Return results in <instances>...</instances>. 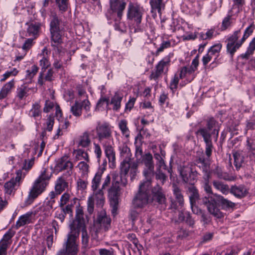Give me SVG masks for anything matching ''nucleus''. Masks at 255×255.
<instances>
[{
	"instance_id": "obj_47",
	"label": "nucleus",
	"mask_w": 255,
	"mask_h": 255,
	"mask_svg": "<svg viewBox=\"0 0 255 255\" xmlns=\"http://www.w3.org/2000/svg\"><path fill=\"white\" fill-rule=\"evenodd\" d=\"M211 172V173L213 172L215 175H216L218 178L224 180L228 179V176L227 174L223 172L221 168L218 166H217L216 168Z\"/></svg>"
},
{
	"instance_id": "obj_13",
	"label": "nucleus",
	"mask_w": 255,
	"mask_h": 255,
	"mask_svg": "<svg viewBox=\"0 0 255 255\" xmlns=\"http://www.w3.org/2000/svg\"><path fill=\"white\" fill-rule=\"evenodd\" d=\"M142 162L145 167L143 170L145 180H150L151 181L152 178L154 176V168L151 154L149 153L145 154L142 157Z\"/></svg>"
},
{
	"instance_id": "obj_54",
	"label": "nucleus",
	"mask_w": 255,
	"mask_h": 255,
	"mask_svg": "<svg viewBox=\"0 0 255 255\" xmlns=\"http://www.w3.org/2000/svg\"><path fill=\"white\" fill-rule=\"evenodd\" d=\"M156 169L157 170H162L165 169L167 170L168 172L170 174L172 172V168L171 167L167 168L166 167V165L165 164L164 161L163 159L161 160L160 161H159L157 162L156 164Z\"/></svg>"
},
{
	"instance_id": "obj_51",
	"label": "nucleus",
	"mask_w": 255,
	"mask_h": 255,
	"mask_svg": "<svg viewBox=\"0 0 255 255\" xmlns=\"http://www.w3.org/2000/svg\"><path fill=\"white\" fill-rule=\"evenodd\" d=\"M255 28V25L254 24H251L245 29L244 35L242 38V42H245V41L253 33Z\"/></svg>"
},
{
	"instance_id": "obj_1",
	"label": "nucleus",
	"mask_w": 255,
	"mask_h": 255,
	"mask_svg": "<svg viewBox=\"0 0 255 255\" xmlns=\"http://www.w3.org/2000/svg\"><path fill=\"white\" fill-rule=\"evenodd\" d=\"M84 213L82 209L76 210L75 219L70 225V232L67 235V240L64 244L65 249L59 251L56 255H77L78 239L80 231L82 232V243L84 248H87L89 243V236L86 229Z\"/></svg>"
},
{
	"instance_id": "obj_40",
	"label": "nucleus",
	"mask_w": 255,
	"mask_h": 255,
	"mask_svg": "<svg viewBox=\"0 0 255 255\" xmlns=\"http://www.w3.org/2000/svg\"><path fill=\"white\" fill-rule=\"evenodd\" d=\"M91 143V140L89 138V133L87 131L83 133L82 135L80 137L79 141L78 143L79 146L82 147H87Z\"/></svg>"
},
{
	"instance_id": "obj_48",
	"label": "nucleus",
	"mask_w": 255,
	"mask_h": 255,
	"mask_svg": "<svg viewBox=\"0 0 255 255\" xmlns=\"http://www.w3.org/2000/svg\"><path fill=\"white\" fill-rule=\"evenodd\" d=\"M29 215L28 214L23 215L20 216L16 223L17 228L23 226L29 222Z\"/></svg>"
},
{
	"instance_id": "obj_8",
	"label": "nucleus",
	"mask_w": 255,
	"mask_h": 255,
	"mask_svg": "<svg viewBox=\"0 0 255 255\" xmlns=\"http://www.w3.org/2000/svg\"><path fill=\"white\" fill-rule=\"evenodd\" d=\"M150 203L153 205H160L162 207H166V198L161 187L157 184L151 189Z\"/></svg>"
},
{
	"instance_id": "obj_33",
	"label": "nucleus",
	"mask_w": 255,
	"mask_h": 255,
	"mask_svg": "<svg viewBox=\"0 0 255 255\" xmlns=\"http://www.w3.org/2000/svg\"><path fill=\"white\" fill-rule=\"evenodd\" d=\"M150 4L151 6V12H155L157 11L158 13L161 15V10L164 9V4L162 2V0H150Z\"/></svg>"
},
{
	"instance_id": "obj_12",
	"label": "nucleus",
	"mask_w": 255,
	"mask_h": 255,
	"mask_svg": "<svg viewBox=\"0 0 255 255\" xmlns=\"http://www.w3.org/2000/svg\"><path fill=\"white\" fill-rule=\"evenodd\" d=\"M241 35V30H237L228 38V43L227 45V49L228 52L233 56L235 52L238 49L244 42H242V39L237 41L238 38Z\"/></svg>"
},
{
	"instance_id": "obj_63",
	"label": "nucleus",
	"mask_w": 255,
	"mask_h": 255,
	"mask_svg": "<svg viewBox=\"0 0 255 255\" xmlns=\"http://www.w3.org/2000/svg\"><path fill=\"white\" fill-rule=\"evenodd\" d=\"M214 32V29H210V30H208L206 32V33H200V37L202 39H204V40L207 39H211L213 37Z\"/></svg>"
},
{
	"instance_id": "obj_31",
	"label": "nucleus",
	"mask_w": 255,
	"mask_h": 255,
	"mask_svg": "<svg viewBox=\"0 0 255 255\" xmlns=\"http://www.w3.org/2000/svg\"><path fill=\"white\" fill-rule=\"evenodd\" d=\"M213 185L216 190L219 191L224 195H227L230 193V188L229 185L222 181L214 180L213 181Z\"/></svg>"
},
{
	"instance_id": "obj_57",
	"label": "nucleus",
	"mask_w": 255,
	"mask_h": 255,
	"mask_svg": "<svg viewBox=\"0 0 255 255\" xmlns=\"http://www.w3.org/2000/svg\"><path fill=\"white\" fill-rule=\"evenodd\" d=\"M18 73V71L16 68H13L10 71H6L3 75V78L1 79V81H4L6 79L11 76H15Z\"/></svg>"
},
{
	"instance_id": "obj_46",
	"label": "nucleus",
	"mask_w": 255,
	"mask_h": 255,
	"mask_svg": "<svg viewBox=\"0 0 255 255\" xmlns=\"http://www.w3.org/2000/svg\"><path fill=\"white\" fill-rule=\"evenodd\" d=\"M154 176L157 180L161 181L162 184H164L167 179V176L162 170L156 169L155 171H154Z\"/></svg>"
},
{
	"instance_id": "obj_7",
	"label": "nucleus",
	"mask_w": 255,
	"mask_h": 255,
	"mask_svg": "<svg viewBox=\"0 0 255 255\" xmlns=\"http://www.w3.org/2000/svg\"><path fill=\"white\" fill-rule=\"evenodd\" d=\"M96 201L97 207L102 208L105 202L104 191L102 189L93 191V194L88 197L87 201V211L92 214L94 210V202Z\"/></svg>"
},
{
	"instance_id": "obj_21",
	"label": "nucleus",
	"mask_w": 255,
	"mask_h": 255,
	"mask_svg": "<svg viewBox=\"0 0 255 255\" xmlns=\"http://www.w3.org/2000/svg\"><path fill=\"white\" fill-rule=\"evenodd\" d=\"M21 176V172L18 171L17 172L15 178L11 179L9 181L6 182L4 184V188L5 194L11 195L15 192L16 188L19 186Z\"/></svg>"
},
{
	"instance_id": "obj_59",
	"label": "nucleus",
	"mask_w": 255,
	"mask_h": 255,
	"mask_svg": "<svg viewBox=\"0 0 255 255\" xmlns=\"http://www.w3.org/2000/svg\"><path fill=\"white\" fill-rule=\"evenodd\" d=\"M180 78L178 77L177 74H175L173 78L171 80L170 84V89L174 91L177 88V85L179 83Z\"/></svg>"
},
{
	"instance_id": "obj_6",
	"label": "nucleus",
	"mask_w": 255,
	"mask_h": 255,
	"mask_svg": "<svg viewBox=\"0 0 255 255\" xmlns=\"http://www.w3.org/2000/svg\"><path fill=\"white\" fill-rule=\"evenodd\" d=\"M210 157L202 154L198 157L196 163L202 170L203 174L202 187L204 191L209 194H212V189L210 184V180L211 178V172L210 171Z\"/></svg>"
},
{
	"instance_id": "obj_16",
	"label": "nucleus",
	"mask_w": 255,
	"mask_h": 255,
	"mask_svg": "<svg viewBox=\"0 0 255 255\" xmlns=\"http://www.w3.org/2000/svg\"><path fill=\"white\" fill-rule=\"evenodd\" d=\"M138 163L137 162H131V160L123 159L121 163V171L122 173L126 175L130 170L131 177L132 179L135 177L138 172Z\"/></svg>"
},
{
	"instance_id": "obj_53",
	"label": "nucleus",
	"mask_w": 255,
	"mask_h": 255,
	"mask_svg": "<svg viewBox=\"0 0 255 255\" xmlns=\"http://www.w3.org/2000/svg\"><path fill=\"white\" fill-rule=\"evenodd\" d=\"M46 243L47 247L50 249L53 243V235L52 230H47L46 232Z\"/></svg>"
},
{
	"instance_id": "obj_62",
	"label": "nucleus",
	"mask_w": 255,
	"mask_h": 255,
	"mask_svg": "<svg viewBox=\"0 0 255 255\" xmlns=\"http://www.w3.org/2000/svg\"><path fill=\"white\" fill-rule=\"evenodd\" d=\"M88 182L81 179H78L77 181V188L79 190H84L87 188Z\"/></svg>"
},
{
	"instance_id": "obj_64",
	"label": "nucleus",
	"mask_w": 255,
	"mask_h": 255,
	"mask_svg": "<svg viewBox=\"0 0 255 255\" xmlns=\"http://www.w3.org/2000/svg\"><path fill=\"white\" fill-rule=\"evenodd\" d=\"M99 253L100 255H114V250L112 248L109 249H100L99 250Z\"/></svg>"
},
{
	"instance_id": "obj_29",
	"label": "nucleus",
	"mask_w": 255,
	"mask_h": 255,
	"mask_svg": "<svg viewBox=\"0 0 255 255\" xmlns=\"http://www.w3.org/2000/svg\"><path fill=\"white\" fill-rule=\"evenodd\" d=\"M51 21L50 23V30H63V27L61 25L62 21L59 19L55 13L51 14L50 16Z\"/></svg>"
},
{
	"instance_id": "obj_17",
	"label": "nucleus",
	"mask_w": 255,
	"mask_h": 255,
	"mask_svg": "<svg viewBox=\"0 0 255 255\" xmlns=\"http://www.w3.org/2000/svg\"><path fill=\"white\" fill-rule=\"evenodd\" d=\"M111 218L107 216L105 210H102L98 213L94 225L96 228H100L103 231H107L111 226Z\"/></svg>"
},
{
	"instance_id": "obj_41",
	"label": "nucleus",
	"mask_w": 255,
	"mask_h": 255,
	"mask_svg": "<svg viewBox=\"0 0 255 255\" xmlns=\"http://www.w3.org/2000/svg\"><path fill=\"white\" fill-rule=\"evenodd\" d=\"M40 106L38 103H35L32 105V107L29 111V116L35 119L41 117V111Z\"/></svg>"
},
{
	"instance_id": "obj_58",
	"label": "nucleus",
	"mask_w": 255,
	"mask_h": 255,
	"mask_svg": "<svg viewBox=\"0 0 255 255\" xmlns=\"http://www.w3.org/2000/svg\"><path fill=\"white\" fill-rule=\"evenodd\" d=\"M60 10L65 11L68 7V0H56Z\"/></svg>"
},
{
	"instance_id": "obj_26",
	"label": "nucleus",
	"mask_w": 255,
	"mask_h": 255,
	"mask_svg": "<svg viewBox=\"0 0 255 255\" xmlns=\"http://www.w3.org/2000/svg\"><path fill=\"white\" fill-rule=\"evenodd\" d=\"M51 37V46L54 48L63 42L62 30L50 31Z\"/></svg>"
},
{
	"instance_id": "obj_25",
	"label": "nucleus",
	"mask_w": 255,
	"mask_h": 255,
	"mask_svg": "<svg viewBox=\"0 0 255 255\" xmlns=\"http://www.w3.org/2000/svg\"><path fill=\"white\" fill-rule=\"evenodd\" d=\"M207 207L210 213L217 218H221L222 217V213L218 208L216 202L214 199H211L206 202Z\"/></svg>"
},
{
	"instance_id": "obj_15",
	"label": "nucleus",
	"mask_w": 255,
	"mask_h": 255,
	"mask_svg": "<svg viewBox=\"0 0 255 255\" xmlns=\"http://www.w3.org/2000/svg\"><path fill=\"white\" fill-rule=\"evenodd\" d=\"M172 191L175 200L171 201V208L177 210L179 207L182 208L184 204V199L181 189L174 183L172 185Z\"/></svg>"
},
{
	"instance_id": "obj_2",
	"label": "nucleus",
	"mask_w": 255,
	"mask_h": 255,
	"mask_svg": "<svg viewBox=\"0 0 255 255\" xmlns=\"http://www.w3.org/2000/svg\"><path fill=\"white\" fill-rule=\"evenodd\" d=\"M128 183L125 177L117 173L112 174V185L108 190V197L110 201L112 214L115 216L117 214L119 199L122 193V188L126 187Z\"/></svg>"
},
{
	"instance_id": "obj_37",
	"label": "nucleus",
	"mask_w": 255,
	"mask_h": 255,
	"mask_svg": "<svg viewBox=\"0 0 255 255\" xmlns=\"http://www.w3.org/2000/svg\"><path fill=\"white\" fill-rule=\"evenodd\" d=\"M103 172L99 171L95 175L91 182V189L92 191L98 190L101 184Z\"/></svg>"
},
{
	"instance_id": "obj_32",
	"label": "nucleus",
	"mask_w": 255,
	"mask_h": 255,
	"mask_svg": "<svg viewBox=\"0 0 255 255\" xmlns=\"http://www.w3.org/2000/svg\"><path fill=\"white\" fill-rule=\"evenodd\" d=\"M14 81L12 80L6 83L1 88L0 91V100L5 98L10 93L11 89L14 87Z\"/></svg>"
},
{
	"instance_id": "obj_20",
	"label": "nucleus",
	"mask_w": 255,
	"mask_h": 255,
	"mask_svg": "<svg viewBox=\"0 0 255 255\" xmlns=\"http://www.w3.org/2000/svg\"><path fill=\"white\" fill-rule=\"evenodd\" d=\"M143 10L138 6L130 3L128 6L127 16L128 19L134 20L136 24L140 23L141 21Z\"/></svg>"
},
{
	"instance_id": "obj_55",
	"label": "nucleus",
	"mask_w": 255,
	"mask_h": 255,
	"mask_svg": "<svg viewBox=\"0 0 255 255\" xmlns=\"http://www.w3.org/2000/svg\"><path fill=\"white\" fill-rule=\"evenodd\" d=\"M247 149L250 157L255 158V144L250 143L249 140L247 141Z\"/></svg>"
},
{
	"instance_id": "obj_10",
	"label": "nucleus",
	"mask_w": 255,
	"mask_h": 255,
	"mask_svg": "<svg viewBox=\"0 0 255 255\" xmlns=\"http://www.w3.org/2000/svg\"><path fill=\"white\" fill-rule=\"evenodd\" d=\"M178 170L183 182L193 184L196 180L198 173L190 166H180Z\"/></svg>"
},
{
	"instance_id": "obj_19",
	"label": "nucleus",
	"mask_w": 255,
	"mask_h": 255,
	"mask_svg": "<svg viewBox=\"0 0 255 255\" xmlns=\"http://www.w3.org/2000/svg\"><path fill=\"white\" fill-rule=\"evenodd\" d=\"M86 112L90 110V103L88 99H84L81 102L75 101L74 104L71 107L70 111L73 116L79 117L82 115V109Z\"/></svg>"
},
{
	"instance_id": "obj_36",
	"label": "nucleus",
	"mask_w": 255,
	"mask_h": 255,
	"mask_svg": "<svg viewBox=\"0 0 255 255\" xmlns=\"http://www.w3.org/2000/svg\"><path fill=\"white\" fill-rule=\"evenodd\" d=\"M121 157L123 159L131 160L132 154L129 148L126 144H123L119 146Z\"/></svg>"
},
{
	"instance_id": "obj_35",
	"label": "nucleus",
	"mask_w": 255,
	"mask_h": 255,
	"mask_svg": "<svg viewBox=\"0 0 255 255\" xmlns=\"http://www.w3.org/2000/svg\"><path fill=\"white\" fill-rule=\"evenodd\" d=\"M102 144L104 148L105 153L109 161H114L115 160V153L112 146L107 143H102Z\"/></svg>"
},
{
	"instance_id": "obj_45",
	"label": "nucleus",
	"mask_w": 255,
	"mask_h": 255,
	"mask_svg": "<svg viewBox=\"0 0 255 255\" xmlns=\"http://www.w3.org/2000/svg\"><path fill=\"white\" fill-rule=\"evenodd\" d=\"M87 163V161H81L76 166V168H78L83 176L87 175L89 172V166Z\"/></svg>"
},
{
	"instance_id": "obj_14",
	"label": "nucleus",
	"mask_w": 255,
	"mask_h": 255,
	"mask_svg": "<svg viewBox=\"0 0 255 255\" xmlns=\"http://www.w3.org/2000/svg\"><path fill=\"white\" fill-rule=\"evenodd\" d=\"M97 137L102 144L105 143V140H109L112 138V129L107 124L99 125L96 127Z\"/></svg>"
},
{
	"instance_id": "obj_39",
	"label": "nucleus",
	"mask_w": 255,
	"mask_h": 255,
	"mask_svg": "<svg viewBox=\"0 0 255 255\" xmlns=\"http://www.w3.org/2000/svg\"><path fill=\"white\" fill-rule=\"evenodd\" d=\"M188 191L189 193L190 204H192V203H195L196 200L199 197L197 189L193 184H191L190 186L188 187Z\"/></svg>"
},
{
	"instance_id": "obj_38",
	"label": "nucleus",
	"mask_w": 255,
	"mask_h": 255,
	"mask_svg": "<svg viewBox=\"0 0 255 255\" xmlns=\"http://www.w3.org/2000/svg\"><path fill=\"white\" fill-rule=\"evenodd\" d=\"M73 153L75 155V159L76 161L84 159L87 162L90 161L88 153L83 149H78L75 150L73 151Z\"/></svg>"
},
{
	"instance_id": "obj_4",
	"label": "nucleus",
	"mask_w": 255,
	"mask_h": 255,
	"mask_svg": "<svg viewBox=\"0 0 255 255\" xmlns=\"http://www.w3.org/2000/svg\"><path fill=\"white\" fill-rule=\"evenodd\" d=\"M50 178V176L47 173L46 169H44L34 181L28 197L25 200L26 205L31 204L34 199L45 190Z\"/></svg>"
},
{
	"instance_id": "obj_24",
	"label": "nucleus",
	"mask_w": 255,
	"mask_h": 255,
	"mask_svg": "<svg viewBox=\"0 0 255 255\" xmlns=\"http://www.w3.org/2000/svg\"><path fill=\"white\" fill-rule=\"evenodd\" d=\"M69 176L62 175L56 180L55 190L57 194H61L68 187V183L66 181Z\"/></svg>"
},
{
	"instance_id": "obj_50",
	"label": "nucleus",
	"mask_w": 255,
	"mask_h": 255,
	"mask_svg": "<svg viewBox=\"0 0 255 255\" xmlns=\"http://www.w3.org/2000/svg\"><path fill=\"white\" fill-rule=\"evenodd\" d=\"M38 70V67L36 65H32L30 69L26 70V78L29 80H31L36 74Z\"/></svg>"
},
{
	"instance_id": "obj_42",
	"label": "nucleus",
	"mask_w": 255,
	"mask_h": 255,
	"mask_svg": "<svg viewBox=\"0 0 255 255\" xmlns=\"http://www.w3.org/2000/svg\"><path fill=\"white\" fill-rule=\"evenodd\" d=\"M127 122L125 120H122L119 122L118 125L122 134L128 138L129 136V130L127 127Z\"/></svg>"
},
{
	"instance_id": "obj_27",
	"label": "nucleus",
	"mask_w": 255,
	"mask_h": 255,
	"mask_svg": "<svg viewBox=\"0 0 255 255\" xmlns=\"http://www.w3.org/2000/svg\"><path fill=\"white\" fill-rule=\"evenodd\" d=\"M217 202L221 205L223 209H229L235 206V204L232 201L225 198L223 196L215 194Z\"/></svg>"
},
{
	"instance_id": "obj_49",
	"label": "nucleus",
	"mask_w": 255,
	"mask_h": 255,
	"mask_svg": "<svg viewBox=\"0 0 255 255\" xmlns=\"http://www.w3.org/2000/svg\"><path fill=\"white\" fill-rule=\"evenodd\" d=\"M222 48V45L220 43L215 44L209 49L208 52L210 53L212 56H214L216 59Z\"/></svg>"
},
{
	"instance_id": "obj_43",
	"label": "nucleus",
	"mask_w": 255,
	"mask_h": 255,
	"mask_svg": "<svg viewBox=\"0 0 255 255\" xmlns=\"http://www.w3.org/2000/svg\"><path fill=\"white\" fill-rule=\"evenodd\" d=\"M234 165L237 169H239L244 162V156L238 152L234 154Z\"/></svg>"
},
{
	"instance_id": "obj_28",
	"label": "nucleus",
	"mask_w": 255,
	"mask_h": 255,
	"mask_svg": "<svg viewBox=\"0 0 255 255\" xmlns=\"http://www.w3.org/2000/svg\"><path fill=\"white\" fill-rule=\"evenodd\" d=\"M170 63V57L169 55L164 57L160 61L155 67V69L161 74L166 73L168 71V67Z\"/></svg>"
},
{
	"instance_id": "obj_11",
	"label": "nucleus",
	"mask_w": 255,
	"mask_h": 255,
	"mask_svg": "<svg viewBox=\"0 0 255 255\" xmlns=\"http://www.w3.org/2000/svg\"><path fill=\"white\" fill-rule=\"evenodd\" d=\"M73 164L67 155H64L59 159L55 166V169L58 171L67 170L62 175L70 177L73 173Z\"/></svg>"
},
{
	"instance_id": "obj_34",
	"label": "nucleus",
	"mask_w": 255,
	"mask_h": 255,
	"mask_svg": "<svg viewBox=\"0 0 255 255\" xmlns=\"http://www.w3.org/2000/svg\"><path fill=\"white\" fill-rule=\"evenodd\" d=\"M255 51V37L250 42L247 50L245 53L242 54L240 57L242 59H249L254 53Z\"/></svg>"
},
{
	"instance_id": "obj_23",
	"label": "nucleus",
	"mask_w": 255,
	"mask_h": 255,
	"mask_svg": "<svg viewBox=\"0 0 255 255\" xmlns=\"http://www.w3.org/2000/svg\"><path fill=\"white\" fill-rule=\"evenodd\" d=\"M230 193L238 198H242L248 194V189L244 185H233L230 187Z\"/></svg>"
},
{
	"instance_id": "obj_18",
	"label": "nucleus",
	"mask_w": 255,
	"mask_h": 255,
	"mask_svg": "<svg viewBox=\"0 0 255 255\" xmlns=\"http://www.w3.org/2000/svg\"><path fill=\"white\" fill-rule=\"evenodd\" d=\"M123 98V96L122 94L117 92L112 98L110 102H109V99L106 98H101L97 103V106H102L105 103L106 104L107 106H108L110 104L113 105V109L114 111H118L121 108V102Z\"/></svg>"
},
{
	"instance_id": "obj_9",
	"label": "nucleus",
	"mask_w": 255,
	"mask_h": 255,
	"mask_svg": "<svg viewBox=\"0 0 255 255\" xmlns=\"http://www.w3.org/2000/svg\"><path fill=\"white\" fill-rule=\"evenodd\" d=\"M110 9L109 12L111 13L112 18H114L116 15V20H120L123 16L124 10L126 5V0H110Z\"/></svg>"
},
{
	"instance_id": "obj_52",
	"label": "nucleus",
	"mask_w": 255,
	"mask_h": 255,
	"mask_svg": "<svg viewBox=\"0 0 255 255\" xmlns=\"http://www.w3.org/2000/svg\"><path fill=\"white\" fill-rule=\"evenodd\" d=\"M27 90L26 87H20L17 90V97L19 100H22L27 96Z\"/></svg>"
},
{
	"instance_id": "obj_30",
	"label": "nucleus",
	"mask_w": 255,
	"mask_h": 255,
	"mask_svg": "<svg viewBox=\"0 0 255 255\" xmlns=\"http://www.w3.org/2000/svg\"><path fill=\"white\" fill-rule=\"evenodd\" d=\"M50 52L48 51L47 47H45L42 50V52L40 56H42V59L40 60V65L42 67V69L46 70L50 66V62L48 58V54Z\"/></svg>"
},
{
	"instance_id": "obj_3",
	"label": "nucleus",
	"mask_w": 255,
	"mask_h": 255,
	"mask_svg": "<svg viewBox=\"0 0 255 255\" xmlns=\"http://www.w3.org/2000/svg\"><path fill=\"white\" fill-rule=\"evenodd\" d=\"M215 124V120L213 118H211L208 121L207 128H200L196 132L197 135H201L203 138L206 144L204 155L208 157H211L213 148L212 137L215 141L217 140L218 137V130L213 128Z\"/></svg>"
},
{
	"instance_id": "obj_44",
	"label": "nucleus",
	"mask_w": 255,
	"mask_h": 255,
	"mask_svg": "<svg viewBox=\"0 0 255 255\" xmlns=\"http://www.w3.org/2000/svg\"><path fill=\"white\" fill-rule=\"evenodd\" d=\"M40 24L39 23H31L27 28V33L29 36L36 35L40 29Z\"/></svg>"
},
{
	"instance_id": "obj_22",
	"label": "nucleus",
	"mask_w": 255,
	"mask_h": 255,
	"mask_svg": "<svg viewBox=\"0 0 255 255\" xmlns=\"http://www.w3.org/2000/svg\"><path fill=\"white\" fill-rule=\"evenodd\" d=\"M15 232L9 230L3 236L0 241V255H6V250L11 244V239L14 235Z\"/></svg>"
},
{
	"instance_id": "obj_60",
	"label": "nucleus",
	"mask_w": 255,
	"mask_h": 255,
	"mask_svg": "<svg viewBox=\"0 0 255 255\" xmlns=\"http://www.w3.org/2000/svg\"><path fill=\"white\" fill-rule=\"evenodd\" d=\"M103 230L100 228H96L94 225L93 230L91 231V238L92 240H98L99 236V234L101 231Z\"/></svg>"
},
{
	"instance_id": "obj_61",
	"label": "nucleus",
	"mask_w": 255,
	"mask_h": 255,
	"mask_svg": "<svg viewBox=\"0 0 255 255\" xmlns=\"http://www.w3.org/2000/svg\"><path fill=\"white\" fill-rule=\"evenodd\" d=\"M54 123V118L52 116L49 117L47 119L46 122V130L50 131L53 128V126Z\"/></svg>"
},
{
	"instance_id": "obj_5",
	"label": "nucleus",
	"mask_w": 255,
	"mask_h": 255,
	"mask_svg": "<svg viewBox=\"0 0 255 255\" xmlns=\"http://www.w3.org/2000/svg\"><path fill=\"white\" fill-rule=\"evenodd\" d=\"M151 186L150 180H145L139 184L138 191L132 200L135 208L142 209L150 204L149 190Z\"/></svg>"
},
{
	"instance_id": "obj_56",
	"label": "nucleus",
	"mask_w": 255,
	"mask_h": 255,
	"mask_svg": "<svg viewBox=\"0 0 255 255\" xmlns=\"http://www.w3.org/2000/svg\"><path fill=\"white\" fill-rule=\"evenodd\" d=\"M70 197V195L65 192L61 197L59 202V207H63L66 205L69 201Z\"/></svg>"
}]
</instances>
